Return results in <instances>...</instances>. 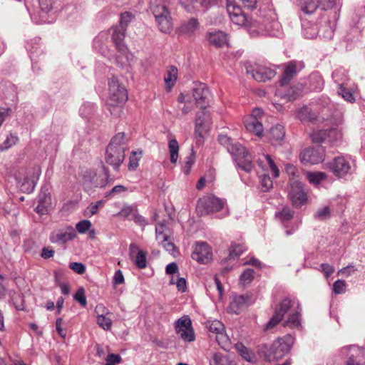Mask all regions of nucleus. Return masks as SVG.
<instances>
[{
	"label": "nucleus",
	"instance_id": "nucleus-1",
	"mask_svg": "<svg viewBox=\"0 0 365 365\" xmlns=\"http://www.w3.org/2000/svg\"><path fill=\"white\" fill-rule=\"evenodd\" d=\"M218 141L234 157L239 168L246 172L252 170L253 168L252 158L245 147L239 143H233L232 140L225 134L219 135Z\"/></svg>",
	"mask_w": 365,
	"mask_h": 365
},
{
	"label": "nucleus",
	"instance_id": "nucleus-2",
	"mask_svg": "<svg viewBox=\"0 0 365 365\" xmlns=\"http://www.w3.org/2000/svg\"><path fill=\"white\" fill-rule=\"evenodd\" d=\"M128 98V93L125 87L116 78L110 79L106 105L110 113L119 116Z\"/></svg>",
	"mask_w": 365,
	"mask_h": 365
},
{
	"label": "nucleus",
	"instance_id": "nucleus-3",
	"mask_svg": "<svg viewBox=\"0 0 365 365\" xmlns=\"http://www.w3.org/2000/svg\"><path fill=\"white\" fill-rule=\"evenodd\" d=\"M127 149V139L124 133H118L113 136L107 146L105 160L106 163L117 170L125 159Z\"/></svg>",
	"mask_w": 365,
	"mask_h": 365
},
{
	"label": "nucleus",
	"instance_id": "nucleus-4",
	"mask_svg": "<svg viewBox=\"0 0 365 365\" xmlns=\"http://www.w3.org/2000/svg\"><path fill=\"white\" fill-rule=\"evenodd\" d=\"M257 0H227V11L233 24L242 26L247 22V18L242 6L248 9L256 7Z\"/></svg>",
	"mask_w": 365,
	"mask_h": 365
},
{
	"label": "nucleus",
	"instance_id": "nucleus-5",
	"mask_svg": "<svg viewBox=\"0 0 365 365\" xmlns=\"http://www.w3.org/2000/svg\"><path fill=\"white\" fill-rule=\"evenodd\" d=\"M294 344V338L287 334L282 338L274 341L266 355L268 361H278L284 357L291 349Z\"/></svg>",
	"mask_w": 365,
	"mask_h": 365
},
{
	"label": "nucleus",
	"instance_id": "nucleus-6",
	"mask_svg": "<svg viewBox=\"0 0 365 365\" xmlns=\"http://www.w3.org/2000/svg\"><path fill=\"white\" fill-rule=\"evenodd\" d=\"M225 204V199L214 195L204 196L197 201V212L201 216L217 212L222 210Z\"/></svg>",
	"mask_w": 365,
	"mask_h": 365
},
{
	"label": "nucleus",
	"instance_id": "nucleus-7",
	"mask_svg": "<svg viewBox=\"0 0 365 365\" xmlns=\"http://www.w3.org/2000/svg\"><path fill=\"white\" fill-rule=\"evenodd\" d=\"M288 197L294 207L299 208L305 205L307 201V192L303 184L298 180L292 179Z\"/></svg>",
	"mask_w": 365,
	"mask_h": 365
},
{
	"label": "nucleus",
	"instance_id": "nucleus-8",
	"mask_svg": "<svg viewBox=\"0 0 365 365\" xmlns=\"http://www.w3.org/2000/svg\"><path fill=\"white\" fill-rule=\"evenodd\" d=\"M324 158L325 150L321 145L305 148L299 155L300 161L303 164L316 165L324 161Z\"/></svg>",
	"mask_w": 365,
	"mask_h": 365
},
{
	"label": "nucleus",
	"instance_id": "nucleus-9",
	"mask_svg": "<svg viewBox=\"0 0 365 365\" xmlns=\"http://www.w3.org/2000/svg\"><path fill=\"white\" fill-rule=\"evenodd\" d=\"M81 178V182L86 191H89L95 187H104L107 184L106 178L103 175H98L94 170H83Z\"/></svg>",
	"mask_w": 365,
	"mask_h": 365
},
{
	"label": "nucleus",
	"instance_id": "nucleus-10",
	"mask_svg": "<svg viewBox=\"0 0 365 365\" xmlns=\"http://www.w3.org/2000/svg\"><path fill=\"white\" fill-rule=\"evenodd\" d=\"M175 330L184 341L190 342L195 340L192 322L187 316L182 317L176 322Z\"/></svg>",
	"mask_w": 365,
	"mask_h": 365
},
{
	"label": "nucleus",
	"instance_id": "nucleus-11",
	"mask_svg": "<svg viewBox=\"0 0 365 365\" xmlns=\"http://www.w3.org/2000/svg\"><path fill=\"white\" fill-rule=\"evenodd\" d=\"M327 165L329 170L338 178L344 177L351 169L349 163L341 156L334 158L331 162Z\"/></svg>",
	"mask_w": 365,
	"mask_h": 365
},
{
	"label": "nucleus",
	"instance_id": "nucleus-12",
	"mask_svg": "<svg viewBox=\"0 0 365 365\" xmlns=\"http://www.w3.org/2000/svg\"><path fill=\"white\" fill-rule=\"evenodd\" d=\"M211 247L206 242L197 243L192 258L200 263L206 264L212 259Z\"/></svg>",
	"mask_w": 365,
	"mask_h": 365
},
{
	"label": "nucleus",
	"instance_id": "nucleus-13",
	"mask_svg": "<svg viewBox=\"0 0 365 365\" xmlns=\"http://www.w3.org/2000/svg\"><path fill=\"white\" fill-rule=\"evenodd\" d=\"M268 21L258 18L247 22L244 26H247L248 32L252 37L264 35L268 31Z\"/></svg>",
	"mask_w": 365,
	"mask_h": 365
},
{
	"label": "nucleus",
	"instance_id": "nucleus-14",
	"mask_svg": "<svg viewBox=\"0 0 365 365\" xmlns=\"http://www.w3.org/2000/svg\"><path fill=\"white\" fill-rule=\"evenodd\" d=\"M210 115L205 108L197 112L195 119V135L196 137L202 138L203 134L208 130Z\"/></svg>",
	"mask_w": 365,
	"mask_h": 365
},
{
	"label": "nucleus",
	"instance_id": "nucleus-15",
	"mask_svg": "<svg viewBox=\"0 0 365 365\" xmlns=\"http://www.w3.org/2000/svg\"><path fill=\"white\" fill-rule=\"evenodd\" d=\"M250 300V297L247 294L232 297L230 305L227 307L228 312L239 314L247 307Z\"/></svg>",
	"mask_w": 365,
	"mask_h": 365
},
{
	"label": "nucleus",
	"instance_id": "nucleus-16",
	"mask_svg": "<svg viewBox=\"0 0 365 365\" xmlns=\"http://www.w3.org/2000/svg\"><path fill=\"white\" fill-rule=\"evenodd\" d=\"M129 256L134 260L135 264L139 269H144L147 266V252L139 250L136 244L131 243L129 247Z\"/></svg>",
	"mask_w": 365,
	"mask_h": 365
},
{
	"label": "nucleus",
	"instance_id": "nucleus-17",
	"mask_svg": "<svg viewBox=\"0 0 365 365\" xmlns=\"http://www.w3.org/2000/svg\"><path fill=\"white\" fill-rule=\"evenodd\" d=\"M247 73H251L252 78L259 82H265L276 76L274 70L262 66H257L252 71L247 70Z\"/></svg>",
	"mask_w": 365,
	"mask_h": 365
},
{
	"label": "nucleus",
	"instance_id": "nucleus-18",
	"mask_svg": "<svg viewBox=\"0 0 365 365\" xmlns=\"http://www.w3.org/2000/svg\"><path fill=\"white\" fill-rule=\"evenodd\" d=\"M95 312L97 314V324L104 330H109L112 326V319L109 317L111 314L108 312L103 304L96 307Z\"/></svg>",
	"mask_w": 365,
	"mask_h": 365
},
{
	"label": "nucleus",
	"instance_id": "nucleus-19",
	"mask_svg": "<svg viewBox=\"0 0 365 365\" xmlns=\"http://www.w3.org/2000/svg\"><path fill=\"white\" fill-rule=\"evenodd\" d=\"M209 90L204 83H199L193 88L192 96L195 100L196 104L200 106V108H205V104L207 102Z\"/></svg>",
	"mask_w": 365,
	"mask_h": 365
},
{
	"label": "nucleus",
	"instance_id": "nucleus-20",
	"mask_svg": "<svg viewBox=\"0 0 365 365\" xmlns=\"http://www.w3.org/2000/svg\"><path fill=\"white\" fill-rule=\"evenodd\" d=\"M76 237V233L73 227H68L67 230H59L53 232L50 236V241L52 243L65 244L68 241L73 240Z\"/></svg>",
	"mask_w": 365,
	"mask_h": 365
},
{
	"label": "nucleus",
	"instance_id": "nucleus-21",
	"mask_svg": "<svg viewBox=\"0 0 365 365\" xmlns=\"http://www.w3.org/2000/svg\"><path fill=\"white\" fill-rule=\"evenodd\" d=\"M207 40L215 48H221L228 44V38L226 33L221 31L210 32L207 34Z\"/></svg>",
	"mask_w": 365,
	"mask_h": 365
},
{
	"label": "nucleus",
	"instance_id": "nucleus-22",
	"mask_svg": "<svg viewBox=\"0 0 365 365\" xmlns=\"http://www.w3.org/2000/svg\"><path fill=\"white\" fill-rule=\"evenodd\" d=\"M112 34V39L118 51L125 53L127 51V47L125 45L123 40L125 36V30L122 29L118 26L113 27Z\"/></svg>",
	"mask_w": 365,
	"mask_h": 365
},
{
	"label": "nucleus",
	"instance_id": "nucleus-23",
	"mask_svg": "<svg viewBox=\"0 0 365 365\" xmlns=\"http://www.w3.org/2000/svg\"><path fill=\"white\" fill-rule=\"evenodd\" d=\"M246 130L253 133L257 136H261L263 133V126L261 121L255 117H247L244 121Z\"/></svg>",
	"mask_w": 365,
	"mask_h": 365
},
{
	"label": "nucleus",
	"instance_id": "nucleus-24",
	"mask_svg": "<svg viewBox=\"0 0 365 365\" xmlns=\"http://www.w3.org/2000/svg\"><path fill=\"white\" fill-rule=\"evenodd\" d=\"M297 73V65L295 61H289L284 66V70L280 79V85H288Z\"/></svg>",
	"mask_w": 365,
	"mask_h": 365
},
{
	"label": "nucleus",
	"instance_id": "nucleus-25",
	"mask_svg": "<svg viewBox=\"0 0 365 365\" xmlns=\"http://www.w3.org/2000/svg\"><path fill=\"white\" fill-rule=\"evenodd\" d=\"M178 68L175 66H170L167 68L166 73L164 76L165 83V89L170 91L175 85L178 78Z\"/></svg>",
	"mask_w": 365,
	"mask_h": 365
},
{
	"label": "nucleus",
	"instance_id": "nucleus-26",
	"mask_svg": "<svg viewBox=\"0 0 365 365\" xmlns=\"http://www.w3.org/2000/svg\"><path fill=\"white\" fill-rule=\"evenodd\" d=\"M38 2L41 10L38 23L43 24L48 22L49 21L46 14L52 10L53 7V0H38Z\"/></svg>",
	"mask_w": 365,
	"mask_h": 365
},
{
	"label": "nucleus",
	"instance_id": "nucleus-27",
	"mask_svg": "<svg viewBox=\"0 0 365 365\" xmlns=\"http://www.w3.org/2000/svg\"><path fill=\"white\" fill-rule=\"evenodd\" d=\"M268 138L272 143L282 141L285 135L284 128L283 125L277 124L271 128L268 134Z\"/></svg>",
	"mask_w": 365,
	"mask_h": 365
},
{
	"label": "nucleus",
	"instance_id": "nucleus-28",
	"mask_svg": "<svg viewBox=\"0 0 365 365\" xmlns=\"http://www.w3.org/2000/svg\"><path fill=\"white\" fill-rule=\"evenodd\" d=\"M210 365H236L235 361L228 356L222 353H215L210 361Z\"/></svg>",
	"mask_w": 365,
	"mask_h": 365
},
{
	"label": "nucleus",
	"instance_id": "nucleus-29",
	"mask_svg": "<svg viewBox=\"0 0 365 365\" xmlns=\"http://www.w3.org/2000/svg\"><path fill=\"white\" fill-rule=\"evenodd\" d=\"M292 307V301L289 298L284 299L281 302L277 304L274 308V314L283 319L286 313Z\"/></svg>",
	"mask_w": 365,
	"mask_h": 365
},
{
	"label": "nucleus",
	"instance_id": "nucleus-30",
	"mask_svg": "<svg viewBox=\"0 0 365 365\" xmlns=\"http://www.w3.org/2000/svg\"><path fill=\"white\" fill-rule=\"evenodd\" d=\"M159 29L163 33H170L173 29V24L170 14L155 19Z\"/></svg>",
	"mask_w": 365,
	"mask_h": 365
},
{
	"label": "nucleus",
	"instance_id": "nucleus-31",
	"mask_svg": "<svg viewBox=\"0 0 365 365\" xmlns=\"http://www.w3.org/2000/svg\"><path fill=\"white\" fill-rule=\"evenodd\" d=\"M235 347L242 358L247 361L252 362L255 359V354L245 346L242 343L238 342L235 344Z\"/></svg>",
	"mask_w": 365,
	"mask_h": 365
},
{
	"label": "nucleus",
	"instance_id": "nucleus-32",
	"mask_svg": "<svg viewBox=\"0 0 365 365\" xmlns=\"http://www.w3.org/2000/svg\"><path fill=\"white\" fill-rule=\"evenodd\" d=\"M198 21L196 19L192 18L181 25L180 31L183 34L191 35L198 29Z\"/></svg>",
	"mask_w": 365,
	"mask_h": 365
},
{
	"label": "nucleus",
	"instance_id": "nucleus-33",
	"mask_svg": "<svg viewBox=\"0 0 365 365\" xmlns=\"http://www.w3.org/2000/svg\"><path fill=\"white\" fill-rule=\"evenodd\" d=\"M284 327L296 328L300 326V313L298 311L291 313L288 319L284 322Z\"/></svg>",
	"mask_w": 365,
	"mask_h": 365
},
{
	"label": "nucleus",
	"instance_id": "nucleus-34",
	"mask_svg": "<svg viewBox=\"0 0 365 365\" xmlns=\"http://www.w3.org/2000/svg\"><path fill=\"white\" fill-rule=\"evenodd\" d=\"M170 159L172 163H176L178 158L179 145L176 139H172L168 145Z\"/></svg>",
	"mask_w": 365,
	"mask_h": 365
},
{
	"label": "nucleus",
	"instance_id": "nucleus-35",
	"mask_svg": "<svg viewBox=\"0 0 365 365\" xmlns=\"http://www.w3.org/2000/svg\"><path fill=\"white\" fill-rule=\"evenodd\" d=\"M50 197L46 194H40L38 196V203L36 208V211L41 215H44L47 212V205Z\"/></svg>",
	"mask_w": 365,
	"mask_h": 365
},
{
	"label": "nucleus",
	"instance_id": "nucleus-36",
	"mask_svg": "<svg viewBox=\"0 0 365 365\" xmlns=\"http://www.w3.org/2000/svg\"><path fill=\"white\" fill-rule=\"evenodd\" d=\"M216 341L222 349L226 350L230 347L231 341L227 334L222 331L216 334Z\"/></svg>",
	"mask_w": 365,
	"mask_h": 365
},
{
	"label": "nucleus",
	"instance_id": "nucleus-37",
	"mask_svg": "<svg viewBox=\"0 0 365 365\" xmlns=\"http://www.w3.org/2000/svg\"><path fill=\"white\" fill-rule=\"evenodd\" d=\"M319 6L321 4L319 0H307L302 6V10L306 14H312Z\"/></svg>",
	"mask_w": 365,
	"mask_h": 365
},
{
	"label": "nucleus",
	"instance_id": "nucleus-38",
	"mask_svg": "<svg viewBox=\"0 0 365 365\" xmlns=\"http://www.w3.org/2000/svg\"><path fill=\"white\" fill-rule=\"evenodd\" d=\"M294 211L289 207H284L282 211L275 214V216L282 222L289 221L294 216Z\"/></svg>",
	"mask_w": 365,
	"mask_h": 365
},
{
	"label": "nucleus",
	"instance_id": "nucleus-39",
	"mask_svg": "<svg viewBox=\"0 0 365 365\" xmlns=\"http://www.w3.org/2000/svg\"><path fill=\"white\" fill-rule=\"evenodd\" d=\"M150 9L155 17V19L170 14L167 7L164 4H152Z\"/></svg>",
	"mask_w": 365,
	"mask_h": 365
},
{
	"label": "nucleus",
	"instance_id": "nucleus-40",
	"mask_svg": "<svg viewBox=\"0 0 365 365\" xmlns=\"http://www.w3.org/2000/svg\"><path fill=\"white\" fill-rule=\"evenodd\" d=\"M246 247L244 244L232 243L230 248V257L235 258L240 256L245 251Z\"/></svg>",
	"mask_w": 365,
	"mask_h": 365
},
{
	"label": "nucleus",
	"instance_id": "nucleus-41",
	"mask_svg": "<svg viewBox=\"0 0 365 365\" xmlns=\"http://www.w3.org/2000/svg\"><path fill=\"white\" fill-rule=\"evenodd\" d=\"M307 179L310 183L319 184L327 178V175L323 172L307 173Z\"/></svg>",
	"mask_w": 365,
	"mask_h": 365
},
{
	"label": "nucleus",
	"instance_id": "nucleus-42",
	"mask_svg": "<svg viewBox=\"0 0 365 365\" xmlns=\"http://www.w3.org/2000/svg\"><path fill=\"white\" fill-rule=\"evenodd\" d=\"M137 209L131 205L124 206L121 210L117 214L118 216L123 217L131 220Z\"/></svg>",
	"mask_w": 365,
	"mask_h": 365
},
{
	"label": "nucleus",
	"instance_id": "nucleus-43",
	"mask_svg": "<svg viewBox=\"0 0 365 365\" xmlns=\"http://www.w3.org/2000/svg\"><path fill=\"white\" fill-rule=\"evenodd\" d=\"M142 157L141 152L137 153L135 151H133L129 158V163H128V169L129 170H135L138 166V162Z\"/></svg>",
	"mask_w": 365,
	"mask_h": 365
},
{
	"label": "nucleus",
	"instance_id": "nucleus-44",
	"mask_svg": "<svg viewBox=\"0 0 365 365\" xmlns=\"http://www.w3.org/2000/svg\"><path fill=\"white\" fill-rule=\"evenodd\" d=\"M255 271L252 269H247L240 275V281L243 285L250 284L254 279Z\"/></svg>",
	"mask_w": 365,
	"mask_h": 365
},
{
	"label": "nucleus",
	"instance_id": "nucleus-45",
	"mask_svg": "<svg viewBox=\"0 0 365 365\" xmlns=\"http://www.w3.org/2000/svg\"><path fill=\"white\" fill-rule=\"evenodd\" d=\"M195 162V152L192 149L190 154L189 155V156H187L186 158V161L185 163V165L183 168V171H184L185 174L188 175L190 173L191 168H192V165H194Z\"/></svg>",
	"mask_w": 365,
	"mask_h": 365
},
{
	"label": "nucleus",
	"instance_id": "nucleus-46",
	"mask_svg": "<svg viewBox=\"0 0 365 365\" xmlns=\"http://www.w3.org/2000/svg\"><path fill=\"white\" fill-rule=\"evenodd\" d=\"M327 133L325 130L314 131L311 134L312 140L315 143H322L327 138Z\"/></svg>",
	"mask_w": 365,
	"mask_h": 365
},
{
	"label": "nucleus",
	"instance_id": "nucleus-47",
	"mask_svg": "<svg viewBox=\"0 0 365 365\" xmlns=\"http://www.w3.org/2000/svg\"><path fill=\"white\" fill-rule=\"evenodd\" d=\"M262 190L264 192L269 190L273 187V182L268 175L263 174L260 176Z\"/></svg>",
	"mask_w": 365,
	"mask_h": 365
},
{
	"label": "nucleus",
	"instance_id": "nucleus-48",
	"mask_svg": "<svg viewBox=\"0 0 365 365\" xmlns=\"http://www.w3.org/2000/svg\"><path fill=\"white\" fill-rule=\"evenodd\" d=\"M297 118L302 122H307L311 120L312 119V117L311 116V111L309 108L307 107H303L302 108H301L297 113Z\"/></svg>",
	"mask_w": 365,
	"mask_h": 365
},
{
	"label": "nucleus",
	"instance_id": "nucleus-49",
	"mask_svg": "<svg viewBox=\"0 0 365 365\" xmlns=\"http://www.w3.org/2000/svg\"><path fill=\"white\" fill-rule=\"evenodd\" d=\"M74 299L79 302V304L83 306L86 307L87 304V300L86 297L85 296V290L83 288H80L77 290L76 294H74Z\"/></svg>",
	"mask_w": 365,
	"mask_h": 365
},
{
	"label": "nucleus",
	"instance_id": "nucleus-50",
	"mask_svg": "<svg viewBox=\"0 0 365 365\" xmlns=\"http://www.w3.org/2000/svg\"><path fill=\"white\" fill-rule=\"evenodd\" d=\"M91 227V222L88 220H81L76 225V230L81 234H83L89 230Z\"/></svg>",
	"mask_w": 365,
	"mask_h": 365
},
{
	"label": "nucleus",
	"instance_id": "nucleus-51",
	"mask_svg": "<svg viewBox=\"0 0 365 365\" xmlns=\"http://www.w3.org/2000/svg\"><path fill=\"white\" fill-rule=\"evenodd\" d=\"M224 324L218 320H215L212 322L209 325L210 331L215 333V334H217L220 332L224 331Z\"/></svg>",
	"mask_w": 365,
	"mask_h": 365
},
{
	"label": "nucleus",
	"instance_id": "nucleus-52",
	"mask_svg": "<svg viewBox=\"0 0 365 365\" xmlns=\"http://www.w3.org/2000/svg\"><path fill=\"white\" fill-rule=\"evenodd\" d=\"M346 284L344 281L338 279L333 284V292L336 294H343L345 292Z\"/></svg>",
	"mask_w": 365,
	"mask_h": 365
},
{
	"label": "nucleus",
	"instance_id": "nucleus-53",
	"mask_svg": "<svg viewBox=\"0 0 365 365\" xmlns=\"http://www.w3.org/2000/svg\"><path fill=\"white\" fill-rule=\"evenodd\" d=\"M315 218L324 220L330 217V209L328 206L319 208L314 215Z\"/></svg>",
	"mask_w": 365,
	"mask_h": 365
},
{
	"label": "nucleus",
	"instance_id": "nucleus-54",
	"mask_svg": "<svg viewBox=\"0 0 365 365\" xmlns=\"http://www.w3.org/2000/svg\"><path fill=\"white\" fill-rule=\"evenodd\" d=\"M132 15L129 12H125L121 14L119 26H117L122 29L126 30V28L130 21Z\"/></svg>",
	"mask_w": 365,
	"mask_h": 365
},
{
	"label": "nucleus",
	"instance_id": "nucleus-55",
	"mask_svg": "<svg viewBox=\"0 0 365 365\" xmlns=\"http://www.w3.org/2000/svg\"><path fill=\"white\" fill-rule=\"evenodd\" d=\"M264 158L267 161V163L269 166V168L272 173L273 176L274 178H278L279 176V170L277 166L275 165L274 160L272 159L271 156L269 155H266Z\"/></svg>",
	"mask_w": 365,
	"mask_h": 365
},
{
	"label": "nucleus",
	"instance_id": "nucleus-56",
	"mask_svg": "<svg viewBox=\"0 0 365 365\" xmlns=\"http://www.w3.org/2000/svg\"><path fill=\"white\" fill-rule=\"evenodd\" d=\"M18 141V138L14 136L13 135H10L6 138L3 144L1 145V150H6L11 148L12 145H15Z\"/></svg>",
	"mask_w": 365,
	"mask_h": 365
},
{
	"label": "nucleus",
	"instance_id": "nucleus-57",
	"mask_svg": "<svg viewBox=\"0 0 365 365\" xmlns=\"http://www.w3.org/2000/svg\"><path fill=\"white\" fill-rule=\"evenodd\" d=\"M285 170L289 176V185H291V180H297L296 177H297L298 170L294 165L287 164L285 167Z\"/></svg>",
	"mask_w": 365,
	"mask_h": 365
},
{
	"label": "nucleus",
	"instance_id": "nucleus-58",
	"mask_svg": "<svg viewBox=\"0 0 365 365\" xmlns=\"http://www.w3.org/2000/svg\"><path fill=\"white\" fill-rule=\"evenodd\" d=\"M69 268L78 274H83L86 272V267L81 262H71Z\"/></svg>",
	"mask_w": 365,
	"mask_h": 365
},
{
	"label": "nucleus",
	"instance_id": "nucleus-59",
	"mask_svg": "<svg viewBox=\"0 0 365 365\" xmlns=\"http://www.w3.org/2000/svg\"><path fill=\"white\" fill-rule=\"evenodd\" d=\"M282 319L279 317L277 314L274 313L272 317L269 319V321L266 324L264 327V330H269L275 327L280 322H282Z\"/></svg>",
	"mask_w": 365,
	"mask_h": 365
},
{
	"label": "nucleus",
	"instance_id": "nucleus-60",
	"mask_svg": "<svg viewBox=\"0 0 365 365\" xmlns=\"http://www.w3.org/2000/svg\"><path fill=\"white\" fill-rule=\"evenodd\" d=\"M338 92L346 101L349 102H353L354 101L353 94L348 89L343 87L342 85L340 86L339 91Z\"/></svg>",
	"mask_w": 365,
	"mask_h": 365
},
{
	"label": "nucleus",
	"instance_id": "nucleus-61",
	"mask_svg": "<svg viewBox=\"0 0 365 365\" xmlns=\"http://www.w3.org/2000/svg\"><path fill=\"white\" fill-rule=\"evenodd\" d=\"M106 365H115L121 361V357L118 354H110L106 358Z\"/></svg>",
	"mask_w": 365,
	"mask_h": 365
},
{
	"label": "nucleus",
	"instance_id": "nucleus-62",
	"mask_svg": "<svg viewBox=\"0 0 365 365\" xmlns=\"http://www.w3.org/2000/svg\"><path fill=\"white\" fill-rule=\"evenodd\" d=\"M11 114V109L10 108H4L0 106V127L6 119Z\"/></svg>",
	"mask_w": 365,
	"mask_h": 365
},
{
	"label": "nucleus",
	"instance_id": "nucleus-63",
	"mask_svg": "<svg viewBox=\"0 0 365 365\" xmlns=\"http://www.w3.org/2000/svg\"><path fill=\"white\" fill-rule=\"evenodd\" d=\"M104 204L103 200H99L95 203H91L88 207V210L91 215H95L98 212V208L102 207Z\"/></svg>",
	"mask_w": 365,
	"mask_h": 365
},
{
	"label": "nucleus",
	"instance_id": "nucleus-64",
	"mask_svg": "<svg viewBox=\"0 0 365 365\" xmlns=\"http://www.w3.org/2000/svg\"><path fill=\"white\" fill-rule=\"evenodd\" d=\"M124 277L121 270L118 269L115 272L113 277V284L114 285H119L124 283Z\"/></svg>",
	"mask_w": 365,
	"mask_h": 365
}]
</instances>
